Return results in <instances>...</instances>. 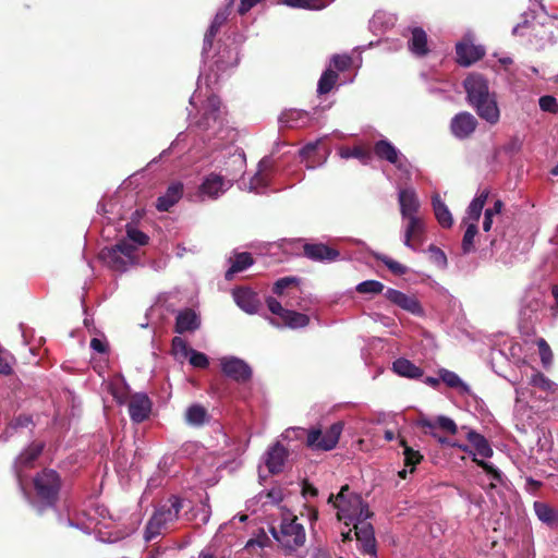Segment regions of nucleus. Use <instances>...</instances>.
I'll list each match as a JSON object with an SVG mask.
<instances>
[{"mask_svg":"<svg viewBox=\"0 0 558 558\" xmlns=\"http://www.w3.org/2000/svg\"><path fill=\"white\" fill-rule=\"evenodd\" d=\"M197 126L204 133V138L211 142L210 145L215 149L232 144L238 136L236 131L229 125V121L221 109V102L215 95L207 98Z\"/></svg>","mask_w":558,"mask_h":558,"instance_id":"nucleus-1","label":"nucleus"},{"mask_svg":"<svg viewBox=\"0 0 558 558\" xmlns=\"http://www.w3.org/2000/svg\"><path fill=\"white\" fill-rule=\"evenodd\" d=\"M349 489V485H343L336 496L331 494L328 498V502H333V506L338 509V519L340 521L349 520V522L345 521L347 525L362 519H369L373 515L361 495L354 493L347 495Z\"/></svg>","mask_w":558,"mask_h":558,"instance_id":"nucleus-2","label":"nucleus"},{"mask_svg":"<svg viewBox=\"0 0 558 558\" xmlns=\"http://www.w3.org/2000/svg\"><path fill=\"white\" fill-rule=\"evenodd\" d=\"M183 500L178 496H171L160 507H158L151 518L148 520L144 538L150 542L167 531L179 518V513L183 508Z\"/></svg>","mask_w":558,"mask_h":558,"instance_id":"nucleus-3","label":"nucleus"},{"mask_svg":"<svg viewBox=\"0 0 558 558\" xmlns=\"http://www.w3.org/2000/svg\"><path fill=\"white\" fill-rule=\"evenodd\" d=\"M32 483L38 505L43 509L53 508L62 487L61 475L53 469L45 468L34 475Z\"/></svg>","mask_w":558,"mask_h":558,"instance_id":"nucleus-4","label":"nucleus"},{"mask_svg":"<svg viewBox=\"0 0 558 558\" xmlns=\"http://www.w3.org/2000/svg\"><path fill=\"white\" fill-rule=\"evenodd\" d=\"M269 532L290 553L302 547L306 539L304 526L298 522V517L292 513H284L279 527L270 526Z\"/></svg>","mask_w":558,"mask_h":558,"instance_id":"nucleus-5","label":"nucleus"},{"mask_svg":"<svg viewBox=\"0 0 558 558\" xmlns=\"http://www.w3.org/2000/svg\"><path fill=\"white\" fill-rule=\"evenodd\" d=\"M342 429L343 424L336 422L324 433L319 428L305 429L302 427L295 428L294 432L298 438L305 437V445L312 450L329 451L337 446Z\"/></svg>","mask_w":558,"mask_h":558,"instance_id":"nucleus-6","label":"nucleus"},{"mask_svg":"<svg viewBox=\"0 0 558 558\" xmlns=\"http://www.w3.org/2000/svg\"><path fill=\"white\" fill-rule=\"evenodd\" d=\"M99 259L112 270L124 271L135 263V246L120 240L116 245L102 248Z\"/></svg>","mask_w":558,"mask_h":558,"instance_id":"nucleus-7","label":"nucleus"},{"mask_svg":"<svg viewBox=\"0 0 558 558\" xmlns=\"http://www.w3.org/2000/svg\"><path fill=\"white\" fill-rule=\"evenodd\" d=\"M271 179V163L268 158H263L258 162L257 171L254 175L250 178L242 177L238 181V186L240 190L255 193V194H264L268 191V186Z\"/></svg>","mask_w":558,"mask_h":558,"instance_id":"nucleus-8","label":"nucleus"},{"mask_svg":"<svg viewBox=\"0 0 558 558\" xmlns=\"http://www.w3.org/2000/svg\"><path fill=\"white\" fill-rule=\"evenodd\" d=\"M44 449V441H33L15 458L13 471L21 489H24L23 473L35 466V462L41 456Z\"/></svg>","mask_w":558,"mask_h":558,"instance_id":"nucleus-9","label":"nucleus"},{"mask_svg":"<svg viewBox=\"0 0 558 558\" xmlns=\"http://www.w3.org/2000/svg\"><path fill=\"white\" fill-rule=\"evenodd\" d=\"M232 186V180H226L217 173L204 177L198 187V196L202 199H217Z\"/></svg>","mask_w":558,"mask_h":558,"instance_id":"nucleus-10","label":"nucleus"},{"mask_svg":"<svg viewBox=\"0 0 558 558\" xmlns=\"http://www.w3.org/2000/svg\"><path fill=\"white\" fill-rule=\"evenodd\" d=\"M376 156L393 165L398 170L409 173L408 158L387 140L378 141L374 146Z\"/></svg>","mask_w":558,"mask_h":558,"instance_id":"nucleus-11","label":"nucleus"},{"mask_svg":"<svg viewBox=\"0 0 558 558\" xmlns=\"http://www.w3.org/2000/svg\"><path fill=\"white\" fill-rule=\"evenodd\" d=\"M220 365L222 373L239 384H245L252 378L253 372L251 366L239 357H222Z\"/></svg>","mask_w":558,"mask_h":558,"instance_id":"nucleus-12","label":"nucleus"},{"mask_svg":"<svg viewBox=\"0 0 558 558\" xmlns=\"http://www.w3.org/2000/svg\"><path fill=\"white\" fill-rule=\"evenodd\" d=\"M456 52L458 63L463 66H469L485 54V49L481 45H474L473 36L466 34L462 41L457 44Z\"/></svg>","mask_w":558,"mask_h":558,"instance_id":"nucleus-13","label":"nucleus"},{"mask_svg":"<svg viewBox=\"0 0 558 558\" xmlns=\"http://www.w3.org/2000/svg\"><path fill=\"white\" fill-rule=\"evenodd\" d=\"M477 116L486 121L490 125H495L500 120V109L497 102V97L494 92L489 93L487 96L481 98L474 104L470 105Z\"/></svg>","mask_w":558,"mask_h":558,"instance_id":"nucleus-14","label":"nucleus"},{"mask_svg":"<svg viewBox=\"0 0 558 558\" xmlns=\"http://www.w3.org/2000/svg\"><path fill=\"white\" fill-rule=\"evenodd\" d=\"M354 535L356 541L361 544V550L364 554L376 555V539L373 525L367 522V519H362L353 523Z\"/></svg>","mask_w":558,"mask_h":558,"instance_id":"nucleus-15","label":"nucleus"},{"mask_svg":"<svg viewBox=\"0 0 558 558\" xmlns=\"http://www.w3.org/2000/svg\"><path fill=\"white\" fill-rule=\"evenodd\" d=\"M463 86L466 93V100L469 105L474 104L475 101L492 93L489 90L488 81L478 73L470 74L464 80Z\"/></svg>","mask_w":558,"mask_h":558,"instance_id":"nucleus-16","label":"nucleus"},{"mask_svg":"<svg viewBox=\"0 0 558 558\" xmlns=\"http://www.w3.org/2000/svg\"><path fill=\"white\" fill-rule=\"evenodd\" d=\"M129 414L133 422L142 423L149 417L151 401L145 393H135L129 400Z\"/></svg>","mask_w":558,"mask_h":558,"instance_id":"nucleus-17","label":"nucleus"},{"mask_svg":"<svg viewBox=\"0 0 558 558\" xmlns=\"http://www.w3.org/2000/svg\"><path fill=\"white\" fill-rule=\"evenodd\" d=\"M477 120L473 114L462 111L456 114L451 120V132L460 140L469 137L476 129Z\"/></svg>","mask_w":558,"mask_h":558,"instance_id":"nucleus-18","label":"nucleus"},{"mask_svg":"<svg viewBox=\"0 0 558 558\" xmlns=\"http://www.w3.org/2000/svg\"><path fill=\"white\" fill-rule=\"evenodd\" d=\"M403 226V244L407 247L414 248L413 241L421 240L425 231L424 220L416 214L402 217Z\"/></svg>","mask_w":558,"mask_h":558,"instance_id":"nucleus-19","label":"nucleus"},{"mask_svg":"<svg viewBox=\"0 0 558 558\" xmlns=\"http://www.w3.org/2000/svg\"><path fill=\"white\" fill-rule=\"evenodd\" d=\"M233 299L236 305L247 314H255L260 307L258 294L247 287L233 289Z\"/></svg>","mask_w":558,"mask_h":558,"instance_id":"nucleus-20","label":"nucleus"},{"mask_svg":"<svg viewBox=\"0 0 558 558\" xmlns=\"http://www.w3.org/2000/svg\"><path fill=\"white\" fill-rule=\"evenodd\" d=\"M233 2H234V0H229L228 4L223 9L219 10L216 13V15H215L207 33L205 34V37H204L203 52H202L203 57H205L206 53L208 52V50L211 48L213 40H214L216 34L218 33L219 28L221 27V25L228 20V16L230 14V9L233 5Z\"/></svg>","mask_w":558,"mask_h":558,"instance_id":"nucleus-21","label":"nucleus"},{"mask_svg":"<svg viewBox=\"0 0 558 558\" xmlns=\"http://www.w3.org/2000/svg\"><path fill=\"white\" fill-rule=\"evenodd\" d=\"M398 202L401 217L416 215L421 203L413 187H403L398 190Z\"/></svg>","mask_w":558,"mask_h":558,"instance_id":"nucleus-22","label":"nucleus"},{"mask_svg":"<svg viewBox=\"0 0 558 558\" xmlns=\"http://www.w3.org/2000/svg\"><path fill=\"white\" fill-rule=\"evenodd\" d=\"M304 255L316 262H333L339 257V252L324 243L304 244Z\"/></svg>","mask_w":558,"mask_h":558,"instance_id":"nucleus-23","label":"nucleus"},{"mask_svg":"<svg viewBox=\"0 0 558 558\" xmlns=\"http://www.w3.org/2000/svg\"><path fill=\"white\" fill-rule=\"evenodd\" d=\"M228 268L226 270V279H230L232 276L245 271L250 268L254 260L250 253L247 252H232L229 256Z\"/></svg>","mask_w":558,"mask_h":558,"instance_id":"nucleus-24","label":"nucleus"},{"mask_svg":"<svg viewBox=\"0 0 558 558\" xmlns=\"http://www.w3.org/2000/svg\"><path fill=\"white\" fill-rule=\"evenodd\" d=\"M201 326L197 314L192 308H185L178 313L175 317L174 331L182 335L187 331H195Z\"/></svg>","mask_w":558,"mask_h":558,"instance_id":"nucleus-25","label":"nucleus"},{"mask_svg":"<svg viewBox=\"0 0 558 558\" xmlns=\"http://www.w3.org/2000/svg\"><path fill=\"white\" fill-rule=\"evenodd\" d=\"M385 295L391 303L412 314H420L422 312V307L414 296H409L395 289H388Z\"/></svg>","mask_w":558,"mask_h":558,"instance_id":"nucleus-26","label":"nucleus"},{"mask_svg":"<svg viewBox=\"0 0 558 558\" xmlns=\"http://www.w3.org/2000/svg\"><path fill=\"white\" fill-rule=\"evenodd\" d=\"M288 457L287 449L277 442L267 451L265 464L271 474H278L282 471L286 459Z\"/></svg>","mask_w":558,"mask_h":558,"instance_id":"nucleus-27","label":"nucleus"},{"mask_svg":"<svg viewBox=\"0 0 558 558\" xmlns=\"http://www.w3.org/2000/svg\"><path fill=\"white\" fill-rule=\"evenodd\" d=\"M183 185L180 182H174L169 185L165 194L158 197L156 207L160 211L169 210L182 197Z\"/></svg>","mask_w":558,"mask_h":558,"instance_id":"nucleus-28","label":"nucleus"},{"mask_svg":"<svg viewBox=\"0 0 558 558\" xmlns=\"http://www.w3.org/2000/svg\"><path fill=\"white\" fill-rule=\"evenodd\" d=\"M432 207L437 222L442 228L449 229L453 226L452 214L438 193L432 196Z\"/></svg>","mask_w":558,"mask_h":558,"instance_id":"nucleus-29","label":"nucleus"},{"mask_svg":"<svg viewBox=\"0 0 558 558\" xmlns=\"http://www.w3.org/2000/svg\"><path fill=\"white\" fill-rule=\"evenodd\" d=\"M533 508L539 521L550 529L558 527V508L543 501H535Z\"/></svg>","mask_w":558,"mask_h":558,"instance_id":"nucleus-30","label":"nucleus"},{"mask_svg":"<svg viewBox=\"0 0 558 558\" xmlns=\"http://www.w3.org/2000/svg\"><path fill=\"white\" fill-rule=\"evenodd\" d=\"M308 121V113L301 109H287L279 116V123L287 128H300Z\"/></svg>","mask_w":558,"mask_h":558,"instance_id":"nucleus-31","label":"nucleus"},{"mask_svg":"<svg viewBox=\"0 0 558 558\" xmlns=\"http://www.w3.org/2000/svg\"><path fill=\"white\" fill-rule=\"evenodd\" d=\"M408 46L413 54L417 57L425 56L428 51L427 35L425 31L421 27L411 28V37L408 41Z\"/></svg>","mask_w":558,"mask_h":558,"instance_id":"nucleus-32","label":"nucleus"},{"mask_svg":"<svg viewBox=\"0 0 558 558\" xmlns=\"http://www.w3.org/2000/svg\"><path fill=\"white\" fill-rule=\"evenodd\" d=\"M488 197V191H481L470 203L466 209V216L463 219L464 223H476L481 217L484 205Z\"/></svg>","mask_w":558,"mask_h":558,"instance_id":"nucleus-33","label":"nucleus"},{"mask_svg":"<svg viewBox=\"0 0 558 558\" xmlns=\"http://www.w3.org/2000/svg\"><path fill=\"white\" fill-rule=\"evenodd\" d=\"M392 368L398 375L413 379L422 377L424 373L421 367L404 357L397 359L392 364Z\"/></svg>","mask_w":558,"mask_h":558,"instance_id":"nucleus-34","label":"nucleus"},{"mask_svg":"<svg viewBox=\"0 0 558 558\" xmlns=\"http://www.w3.org/2000/svg\"><path fill=\"white\" fill-rule=\"evenodd\" d=\"M466 439L474 447L477 454L483 458H490L494 453L488 440L475 430H469Z\"/></svg>","mask_w":558,"mask_h":558,"instance_id":"nucleus-35","label":"nucleus"},{"mask_svg":"<svg viewBox=\"0 0 558 558\" xmlns=\"http://www.w3.org/2000/svg\"><path fill=\"white\" fill-rule=\"evenodd\" d=\"M417 425L424 430L425 434H428L430 435L432 437H434L435 439H437V441L441 445H448V446H451V447H458L460 448L462 451L464 452H471L469 450V447L466 445H458L456 442H451L448 438L446 437H442V436H439L436 432H435V428H436V424L427 418H422L418 421Z\"/></svg>","mask_w":558,"mask_h":558,"instance_id":"nucleus-36","label":"nucleus"},{"mask_svg":"<svg viewBox=\"0 0 558 558\" xmlns=\"http://www.w3.org/2000/svg\"><path fill=\"white\" fill-rule=\"evenodd\" d=\"M339 156L342 159L355 158L363 165H368L372 160V154L368 149L361 146L341 147L339 148Z\"/></svg>","mask_w":558,"mask_h":558,"instance_id":"nucleus-37","label":"nucleus"},{"mask_svg":"<svg viewBox=\"0 0 558 558\" xmlns=\"http://www.w3.org/2000/svg\"><path fill=\"white\" fill-rule=\"evenodd\" d=\"M281 320L284 326L295 329L307 326L310 323V317L306 314L287 310L281 316Z\"/></svg>","mask_w":558,"mask_h":558,"instance_id":"nucleus-38","label":"nucleus"},{"mask_svg":"<svg viewBox=\"0 0 558 558\" xmlns=\"http://www.w3.org/2000/svg\"><path fill=\"white\" fill-rule=\"evenodd\" d=\"M280 3L294 9H305L315 11L323 10L329 4L324 0H280Z\"/></svg>","mask_w":558,"mask_h":558,"instance_id":"nucleus-39","label":"nucleus"},{"mask_svg":"<svg viewBox=\"0 0 558 558\" xmlns=\"http://www.w3.org/2000/svg\"><path fill=\"white\" fill-rule=\"evenodd\" d=\"M207 417L206 409L201 404H193L185 412V420L191 425H202Z\"/></svg>","mask_w":558,"mask_h":558,"instance_id":"nucleus-40","label":"nucleus"},{"mask_svg":"<svg viewBox=\"0 0 558 558\" xmlns=\"http://www.w3.org/2000/svg\"><path fill=\"white\" fill-rule=\"evenodd\" d=\"M400 445L403 447L404 465L410 466V472H414L415 466L423 460V456L420 451L407 445L404 439L400 440Z\"/></svg>","mask_w":558,"mask_h":558,"instance_id":"nucleus-41","label":"nucleus"},{"mask_svg":"<svg viewBox=\"0 0 558 558\" xmlns=\"http://www.w3.org/2000/svg\"><path fill=\"white\" fill-rule=\"evenodd\" d=\"M337 78H338V74L335 71L327 69L322 74V76L318 81V85H317L318 94L323 95V94L329 93L332 89L333 85L336 84Z\"/></svg>","mask_w":558,"mask_h":558,"instance_id":"nucleus-42","label":"nucleus"},{"mask_svg":"<svg viewBox=\"0 0 558 558\" xmlns=\"http://www.w3.org/2000/svg\"><path fill=\"white\" fill-rule=\"evenodd\" d=\"M129 243L133 244L135 247L136 245H145L148 243V235L138 230L137 228L128 225L126 226V238L124 239Z\"/></svg>","mask_w":558,"mask_h":558,"instance_id":"nucleus-43","label":"nucleus"},{"mask_svg":"<svg viewBox=\"0 0 558 558\" xmlns=\"http://www.w3.org/2000/svg\"><path fill=\"white\" fill-rule=\"evenodd\" d=\"M536 345L538 348L539 357L542 364L545 368H548L553 363V351L544 338H539L536 340Z\"/></svg>","mask_w":558,"mask_h":558,"instance_id":"nucleus-44","label":"nucleus"},{"mask_svg":"<svg viewBox=\"0 0 558 558\" xmlns=\"http://www.w3.org/2000/svg\"><path fill=\"white\" fill-rule=\"evenodd\" d=\"M378 260H380L391 272L393 276H402L407 272L408 268L395 260L393 258L386 255H377Z\"/></svg>","mask_w":558,"mask_h":558,"instance_id":"nucleus-45","label":"nucleus"},{"mask_svg":"<svg viewBox=\"0 0 558 558\" xmlns=\"http://www.w3.org/2000/svg\"><path fill=\"white\" fill-rule=\"evenodd\" d=\"M228 60H225V54H220L218 60L216 61V66L218 71H225L227 68H233L239 63L238 52L235 50H227Z\"/></svg>","mask_w":558,"mask_h":558,"instance_id":"nucleus-46","label":"nucleus"},{"mask_svg":"<svg viewBox=\"0 0 558 558\" xmlns=\"http://www.w3.org/2000/svg\"><path fill=\"white\" fill-rule=\"evenodd\" d=\"M477 234L476 223H468V228L464 232L462 240V250L464 253H470L474 247V239Z\"/></svg>","mask_w":558,"mask_h":558,"instance_id":"nucleus-47","label":"nucleus"},{"mask_svg":"<svg viewBox=\"0 0 558 558\" xmlns=\"http://www.w3.org/2000/svg\"><path fill=\"white\" fill-rule=\"evenodd\" d=\"M441 380L450 388H459L461 387L463 390H466L465 384L460 379V377L448 369H442L440 373Z\"/></svg>","mask_w":558,"mask_h":558,"instance_id":"nucleus-48","label":"nucleus"},{"mask_svg":"<svg viewBox=\"0 0 558 558\" xmlns=\"http://www.w3.org/2000/svg\"><path fill=\"white\" fill-rule=\"evenodd\" d=\"M187 355H190V364L197 368H207L209 365L208 356L199 351L190 349Z\"/></svg>","mask_w":558,"mask_h":558,"instance_id":"nucleus-49","label":"nucleus"},{"mask_svg":"<svg viewBox=\"0 0 558 558\" xmlns=\"http://www.w3.org/2000/svg\"><path fill=\"white\" fill-rule=\"evenodd\" d=\"M355 289L359 293L362 294H376L383 291L384 286L380 281H361Z\"/></svg>","mask_w":558,"mask_h":558,"instance_id":"nucleus-50","label":"nucleus"},{"mask_svg":"<svg viewBox=\"0 0 558 558\" xmlns=\"http://www.w3.org/2000/svg\"><path fill=\"white\" fill-rule=\"evenodd\" d=\"M530 384L544 391H548L553 387L551 380L541 372H535L534 374L531 375Z\"/></svg>","mask_w":558,"mask_h":558,"instance_id":"nucleus-51","label":"nucleus"},{"mask_svg":"<svg viewBox=\"0 0 558 558\" xmlns=\"http://www.w3.org/2000/svg\"><path fill=\"white\" fill-rule=\"evenodd\" d=\"M538 105L542 111L557 113L558 112V102L554 96L546 95L542 96L538 99Z\"/></svg>","mask_w":558,"mask_h":558,"instance_id":"nucleus-52","label":"nucleus"},{"mask_svg":"<svg viewBox=\"0 0 558 558\" xmlns=\"http://www.w3.org/2000/svg\"><path fill=\"white\" fill-rule=\"evenodd\" d=\"M428 254H429V259L437 267L444 268L447 265V257H446L445 253L437 246L430 245L428 247Z\"/></svg>","mask_w":558,"mask_h":558,"instance_id":"nucleus-53","label":"nucleus"},{"mask_svg":"<svg viewBox=\"0 0 558 558\" xmlns=\"http://www.w3.org/2000/svg\"><path fill=\"white\" fill-rule=\"evenodd\" d=\"M435 424L436 426L451 435H456L458 433V426L454 423V421L451 420L450 417L438 416Z\"/></svg>","mask_w":558,"mask_h":558,"instance_id":"nucleus-54","label":"nucleus"},{"mask_svg":"<svg viewBox=\"0 0 558 558\" xmlns=\"http://www.w3.org/2000/svg\"><path fill=\"white\" fill-rule=\"evenodd\" d=\"M473 461L480 466L482 468L487 474H489L495 481H501V473L500 471L495 468L493 464L484 461V460H478L477 458H473Z\"/></svg>","mask_w":558,"mask_h":558,"instance_id":"nucleus-55","label":"nucleus"},{"mask_svg":"<svg viewBox=\"0 0 558 558\" xmlns=\"http://www.w3.org/2000/svg\"><path fill=\"white\" fill-rule=\"evenodd\" d=\"M351 57L348 54H336L331 59V64L338 70V71H344L351 65Z\"/></svg>","mask_w":558,"mask_h":558,"instance_id":"nucleus-56","label":"nucleus"},{"mask_svg":"<svg viewBox=\"0 0 558 558\" xmlns=\"http://www.w3.org/2000/svg\"><path fill=\"white\" fill-rule=\"evenodd\" d=\"M385 23H393V16L386 14L385 12H376L371 20V27L377 28L379 25Z\"/></svg>","mask_w":558,"mask_h":558,"instance_id":"nucleus-57","label":"nucleus"},{"mask_svg":"<svg viewBox=\"0 0 558 558\" xmlns=\"http://www.w3.org/2000/svg\"><path fill=\"white\" fill-rule=\"evenodd\" d=\"M266 304H267L268 310L272 314L279 316L280 318L284 314V312L287 311L286 308L282 307L281 303L279 301H277L272 296L266 298Z\"/></svg>","mask_w":558,"mask_h":558,"instance_id":"nucleus-58","label":"nucleus"},{"mask_svg":"<svg viewBox=\"0 0 558 558\" xmlns=\"http://www.w3.org/2000/svg\"><path fill=\"white\" fill-rule=\"evenodd\" d=\"M232 163L242 171L246 166V157L243 150H236L231 155Z\"/></svg>","mask_w":558,"mask_h":558,"instance_id":"nucleus-59","label":"nucleus"},{"mask_svg":"<svg viewBox=\"0 0 558 558\" xmlns=\"http://www.w3.org/2000/svg\"><path fill=\"white\" fill-rule=\"evenodd\" d=\"M268 541L269 539H268L267 535L265 534V532L262 531L259 536H257L256 538H251V539L247 541V543L245 545V548L246 549H251L255 545L260 547V548H263V547L266 546Z\"/></svg>","mask_w":558,"mask_h":558,"instance_id":"nucleus-60","label":"nucleus"},{"mask_svg":"<svg viewBox=\"0 0 558 558\" xmlns=\"http://www.w3.org/2000/svg\"><path fill=\"white\" fill-rule=\"evenodd\" d=\"M90 348L95 350L98 353L105 354L108 352V344L107 342L102 341L99 338H93L90 340Z\"/></svg>","mask_w":558,"mask_h":558,"instance_id":"nucleus-61","label":"nucleus"},{"mask_svg":"<svg viewBox=\"0 0 558 558\" xmlns=\"http://www.w3.org/2000/svg\"><path fill=\"white\" fill-rule=\"evenodd\" d=\"M172 348L180 350L184 355H187L191 348L187 347L186 341L181 337H174L172 339Z\"/></svg>","mask_w":558,"mask_h":558,"instance_id":"nucleus-62","label":"nucleus"},{"mask_svg":"<svg viewBox=\"0 0 558 558\" xmlns=\"http://www.w3.org/2000/svg\"><path fill=\"white\" fill-rule=\"evenodd\" d=\"M12 366L7 357L2 355V349L0 348V375L8 376L12 373Z\"/></svg>","mask_w":558,"mask_h":558,"instance_id":"nucleus-63","label":"nucleus"},{"mask_svg":"<svg viewBox=\"0 0 558 558\" xmlns=\"http://www.w3.org/2000/svg\"><path fill=\"white\" fill-rule=\"evenodd\" d=\"M299 281H276L272 292L275 294L281 295L283 293V290L289 288L292 284H296Z\"/></svg>","mask_w":558,"mask_h":558,"instance_id":"nucleus-64","label":"nucleus"}]
</instances>
